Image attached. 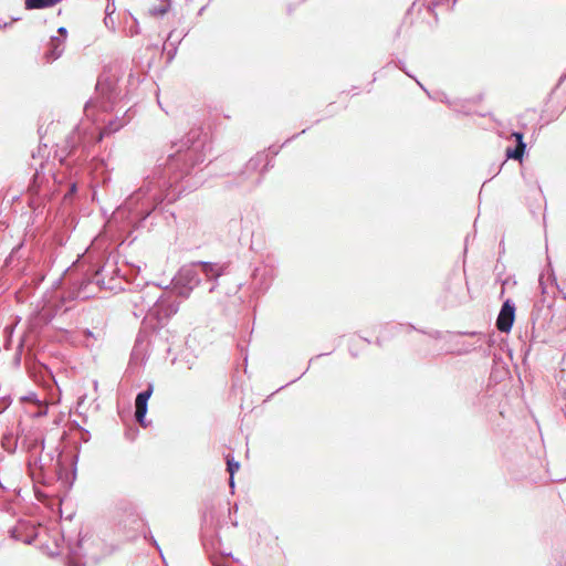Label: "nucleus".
<instances>
[{
    "label": "nucleus",
    "instance_id": "1",
    "mask_svg": "<svg viewBox=\"0 0 566 566\" xmlns=\"http://www.w3.org/2000/svg\"><path fill=\"white\" fill-rule=\"evenodd\" d=\"M515 321V307L510 302L505 301L502 305L500 314L496 318V328L502 333H509L512 329Z\"/></svg>",
    "mask_w": 566,
    "mask_h": 566
},
{
    "label": "nucleus",
    "instance_id": "2",
    "mask_svg": "<svg viewBox=\"0 0 566 566\" xmlns=\"http://www.w3.org/2000/svg\"><path fill=\"white\" fill-rule=\"evenodd\" d=\"M153 394V388L151 386L143 391V392H139L136 397V400H135V417H136V420L143 424L144 422V418L146 416V412H147V401L148 399L150 398Z\"/></svg>",
    "mask_w": 566,
    "mask_h": 566
},
{
    "label": "nucleus",
    "instance_id": "3",
    "mask_svg": "<svg viewBox=\"0 0 566 566\" xmlns=\"http://www.w3.org/2000/svg\"><path fill=\"white\" fill-rule=\"evenodd\" d=\"M512 137L515 138L516 146L513 149L512 148L506 149V157L521 161L524 156L525 148H526V145L523 142V134L516 132V133L512 134Z\"/></svg>",
    "mask_w": 566,
    "mask_h": 566
},
{
    "label": "nucleus",
    "instance_id": "4",
    "mask_svg": "<svg viewBox=\"0 0 566 566\" xmlns=\"http://www.w3.org/2000/svg\"><path fill=\"white\" fill-rule=\"evenodd\" d=\"M62 0H24L25 9H44L60 3Z\"/></svg>",
    "mask_w": 566,
    "mask_h": 566
},
{
    "label": "nucleus",
    "instance_id": "5",
    "mask_svg": "<svg viewBox=\"0 0 566 566\" xmlns=\"http://www.w3.org/2000/svg\"><path fill=\"white\" fill-rule=\"evenodd\" d=\"M240 469V463L234 461L229 455L227 457V470L230 473V485H233V475Z\"/></svg>",
    "mask_w": 566,
    "mask_h": 566
},
{
    "label": "nucleus",
    "instance_id": "6",
    "mask_svg": "<svg viewBox=\"0 0 566 566\" xmlns=\"http://www.w3.org/2000/svg\"><path fill=\"white\" fill-rule=\"evenodd\" d=\"M202 272L209 276V277H217L219 276V271L216 269L214 264L211 263H202L201 264Z\"/></svg>",
    "mask_w": 566,
    "mask_h": 566
},
{
    "label": "nucleus",
    "instance_id": "7",
    "mask_svg": "<svg viewBox=\"0 0 566 566\" xmlns=\"http://www.w3.org/2000/svg\"><path fill=\"white\" fill-rule=\"evenodd\" d=\"M85 335H86V336H92V333H91L90 331H86V332H85Z\"/></svg>",
    "mask_w": 566,
    "mask_h": 566
}]
</instances>
